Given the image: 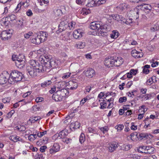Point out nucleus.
<instances>
[{"label":"nucleus","instance_id":"obj_1","mask_svg":"<svg viewBox=\"0 0 159 159\" xmlns=\"http://www.w3.org/2000/svg\"><path fill=\"white\" fill-rule=\"evenodd\" d=\"M39 61H36L35 60H31L29 63L31 66H28L26 68L27 74L29 75L31 77H35L39 76L41 73H43L45 72L43 67L42 65L39 63Z\"/></svg>","mask_w":159,"mask_h":159},{"label":"nucleus","instance_id":"obj_2","mask_svg":"<svg viewBox=\"0 0 159 159\" xmlns=\"http://www.w3.org/2000/svg\"><path fill=\"white\" fill-rule=\"evenodd\" d=\"M90 28L92 30L98 31L101 35L102 36H107V32L110 31L111 29L110 25H102L101 22L98 21L91 23L90 25Z\"/></svg>","mask_w":159,"mask_h":159},{"label":"nucleus","instance_id":"obj_3","mask_svg":"<svg viewBox=\"0 0 159 159\" xmlns=\"http://www.w3.org/2000/svg\"><path fill=\"white\" fill-rule=\"evenodd\" d=\"M10 79H9V83L14 84L20 81L24 76L20 72L17 70H13L10 75Z\"/></svg>","mask_w":159,"mask_h":159},{"label":"nucleus","instance_id":"obj_4","mask_svg":"<svg viewBox=\"0 0 159 159\" xmlns=\"http://www.w3.org/2000/svg\"><path fill=\"white\" fill-rule=\"evenodd\" d=\"M66 18V17H64L62 18L61 21L58 26V30L57 31V33L65 30L68 26H70V25L68 24V20Z\"/></svg>","mask_w":159,"mask_h":159},{"label":"nucleus","instance_id":"obj_5","mask_svg":"<svg viewBox=\"0 0 159 159\" xmlns=\"http://www.w3.org/2000/svg\"><path fill=\"white\" fill-rule=\"evenodd\" d=\"M68 134V132L67 130H63L58 134V137L61 139V141L63 142L68 144L70 142V141L71 140V139L66 137Z\"/></svg>","mask_w":159,"mask_h":159},{"label":"nucleus","instance_id":"obj_6","mask_svg":"<svg viewBox=\"0 0 159 159\" xmlns=\"http://www.w3.org/2000/svg\"><path fill=\"white\" fill-rule=\"evenodd\" d=\"M13 32V30L12 29L4 30L0 34V36L3 40H7L10 38Z\"/></svg>","mask_w":159,"mask_h":159},{"label":"nucleus","instance_id":"obj_7","mask_svg":"<svg viewBox=\"0 0 159 159\" xmlns=\"http://www.w3.org/2000/svg\"><path fill=\"white\" fill-rule=\"evenodd\" d=\"M10 79V75L7 73L4 75L2 74L0 75V84H3L7 82L9 83V79Z\"/></svg>","mask_w":159,"mask_h":159},{"label":"nucleus","instance_id":"obj_8","mask_svg":"<svg viewBox=\"0 0 159 159\" xmlns=\"http://www.w3.org/2000/svg\"><path fill=\"white\" fill-rule=\"evenodd\" d=\"M47 65V66H46L47 68H46V71L45 72H48L51 68H54L57 66L58 64L55 60L52 58L50 59L49 63Z\"/></svg>","mask_w":159,"mask_h":159},{"label":"nucleus","instance_id":"obj_9","mask_svg":"<svg viewBox=\"0 0 159 159\" xmlns=\"http://www.w3.org/2000/svg\"><path fill=\"white\" fill-rule=\"evenodd\" d=\"M128 5L125 3L120 4L116 7L117 11L120 13H124L126 12L127 10Z\"/></svg>","mask_w":159,"mask_h":159},{"label":"nucleus","instance_id":"obj_10","mask_svg":"<svg viewBox=\"0 0 159 159\" xmlns=\"http://www.w3.org/2000/svg\"><path fill=\"white\" fill-rule=\"evenodd\" d=\"M60 146L58 143H55L49 149V153L51 154H53L59 151L60 149Z\"/></svg>","mask_w":159,"mask_h":159},{"label":"nucleus","instance_id":"obj_11","mask_svg":"<svg viewBox=\"0 0 159 159\" xmlns=\"http://www.w3.org/2000/svg\"><path fill=\"white\" fill-rule=\"evenodd\" d=\"M85 75L89 77L92 78L95 75V70L91 68H89L87 70L84 71Z\"/></svg>","mask_w":159,"mask_h":159},{"label":"nucleus","instance_id":"obj_12","mask_svg":"<svg viewBox=\"0 0 159 159\" xmlns=\"http://www.w3.org/2000/svg\"><path fill=\"white\" fill-rule=\"evenodd\" d=\"M123 60L120 57H117L115 59L113 58V66H119L123 64Z\"/></svg>","mask_w":159,"mask_h":159},{"label":"nucleus","instance_id":"obj_13","mask_svg":"<svg viewBox=\"0 0 159 159\" xmlns=\"http://www.w3.org/2000/svg\"><path fill=\"white\" fill-rule=\"evenodd\" d=\"M83 33L82 30L80 29L75 30L73 34V36L75 39L81 37L83 36Z\"/></svg>","mask_w":159,"mask_h":159},{"label":"nucleus","instance_id":"obj_14","mask_svg":"<svg viewBox=\"0 0 159 159\" xmlns=\"http://www.w3.org/2000/svg\"><path fill=\"white\" fill-rule=\"evenodd\" d=\"M104 64L108 67H112L113 66V58H106L104 60Z\"/></svg>","mask_w":159,"mask_h":159},{"label":"nucleus","instance_id":"obj_15","mask_svg":"<svg viewBox=\"0 0 159 159\" xmlns=\"http://www.w3.org/2000/svg\"><path fill=\"white\" fill-rule=\"evenodd\" d=\"M108 151L112 152L114 151L117 148V144L116 143H112L108 145Z\"/></svg>","mask_w":159,"mask_h":159},{"label":"nucleus","instance_id":"obj_16","mask_svg":"<svg viewBox=\"0 0 159 159\" xmlns=\"http://www.w3.org/2000/svg\"><path fill=\"white\" fill-rule=\"evenodd\" d=\"M52 98L53 99L57 102L62 101L63 99L57 91L53 95Z\"/></svg>","mask_w":159,"mask_h":159},{"label":"nucleus","instance_id":"obj_17","mask_svg":"<svg viewBox=\"0 0 159 159\" xmlns=\"http://www.w3.org/2000/svg\"><path fill=\"white\" fill-rule=\"evenodd\" d=\"M57 91L63 98L65 97L66 96H68L69 94L68 90L66 89H62Z\"/></svg>","mask_w":159,"mask_h":159},{"label":"nucleus","instance_id":"obj_18","mask_svg":"<svg viewBox=\"0 0 159 159\" xmlns=\"http://www.w3.org/2000/svg\"><path fill=\"white\" fill-rule=\"evenodd\" d=\"M50 60L45 59L44 60L43 58H39V61H40L42 65L43 68L44 70H44L45 72L46 71V68L47 66V65L48 64H49V61H50Z\"/></svg>","mask_w":159,"mask_h":159},{"label":"nucleus","instance_id":"obj_19","mask_svg":"<svg viewBox=\"0 0 159 159\" xmlns=\"http://www.w3.org/2000/svg\"><path fill=\"white\" fill-rule=\"evenodd\" d=\"M47 34L46 32L44 31H41L39 34H38L42 42H44L47 39Z\"/></svg>","mask_w":159,"mask_h":159},{"label":"nucleus","instance_id":"obj_20","mask_svg":"<svg viewBox=\"0 0 159 159\" xmlns=\"http://www.w3.org/2000/svg\"><path fill=\"white\" fill-rule=\"evenodd\" d=\"M69 84L71 86L70 89L71 90L76 89L78 87V84L75 80L70 81Z\"/></svg>","mask_w":159,"mask_h":159},{"label":"nucleus","instance_id":"obj_21","mask_svg":"<svg viewBox=\"0 0 159 159\" xmlns=\"http://www.w3.org/2000/svg\"><path fill=\"white\" fill-rule=\"evenodd\" d=\"M140 8L142 10L144 11H150L152 8L151 6L148 4H142L140 6Z\"/></svg>","mask_w":159,"mask_h":159},{"label":"nucleus","instance_id":"obj_22","mask_svg":"<svg viewBox=\"0 0 159 159\" xmlns=\"http://www.w3.org/2000/svg\"><path fill=\"white\" fill-rule=\"evenodd\" d=\"M30 40L32 43L37 44H40L42 42L38 35L37 37L30 39Z\"/></svg>","mask_w":159,"mask_h":159},{"label":"nucleus","instance_id":"obj_23","mask_svg":"<svg viewBox=\"0 0 159 159\" xmlns=\"http://www.w3.org/2000/svg\"><path fill=\"white\" fill-rule=\"evenodd\" d=\"M146 149L145 154H151L154 153L155 151L154 147L150 146H147L146 148Z\"/></svg>","mask_w":159,"mask_h":159},{"label":"nucleus","instance_id":"obj_24","mask_svg":"<svg viewBox=\"0 0 159 159\" xmlns=\"http://www.w3.org/2000/svg\"><path fill=\"white\" fill-rule=\"evenodd\" d=\"M98 3L97 0H92L91 1L89 2L86 6L89 7H92L94 6H99L97 3Z\"/></svg>","mask_w":159,"mask_h":159},{"label":"nucleus","instance_id":"obj_25","mask_svg":"<svg viewBox=\"0 0 159 159\" xmlns=\"http://www.w3.org/2000/svg\"><path fill=\"white\" fill-rule=\"evenodd\" d=\"M113 19L117 20V21H122L125 19L124 17H123L121 15H113L112 16Z\"/></svg>","mask_w":159,"mask_h":159},{"label":"nucleus","instance_id":"obj_26","mask_svg":"<svg viewBox=\"0 0 159 159\" xmlns=\"http://www.w3.org/2000/svg\"><path fill=\"white\" fill-rule=\"evenodd\" d=\"M15 64L16 66L20 69L23 68L25 65V61H16L15 62Z\"/></svg>","mask_w":159,"mask_h":159},{"label":"nucleus","instance_id":"obj_27","mask_svg":"<svg viewBox=\"0 0 159 159\" xmlns=\"http://www.w3.org/2000/svg\"><path fill=\"white\" fill-rule=\"evenodd\" d=\"M23 20L22 19L16 21L15 26L18 28H21L23 26Z\"/></svg>","mask_w":159,"mask_h":159},{"label":"nucleus","instance_id":"obj_28","mask_svg":"<svg viewBox=\"0 0 159 159\" xmlns=\"http://www.w3.org/2000/svg\"><path fill=\"white\" fill-rule=\"evenodd\" d=\"M51 84L52 81L51 80H47L42 83L41 84V86L43 88H45L48 87Z\"/></svg>","mask_w":159,"mask_h":159},{"label":"nucleus","instance_id":"obj_29","mask_svg":"<svg viewBox=\"0 0 159 159\" xmlns=\"http://www.w3.org/2000/svg\"><path fill=\"white\" fill-rule=\"evenodd\" d=\"M80 126V123L78 121L72 122L70 124V127L74 129H77L79 128Z\"/></svg>","mask_w":159,"mask_h":159},{"label":"nucleus","instance_id":"obj_30","mask_svg":"<svg viewBox=\"0 0 159 159\" xmlns=\"http://www.w3.org/2000/svg\"><path fill=\"white\" fill-rule=\"evenodd\" d=\"M138 139L140 140L144 139H145L148 138V135L145 133H141L139 134Z\"/></svg>","mask_w":159,"mask_h":159},{"label":"nucleus","instance_id":"obj_31","mask_svg":"<svg viewBox=\"0 0 159 159\" xmlns=\"http://www.w3.org/2000/svg\"><path fill=\"white\" fill-rule=\"evenodd\" d=\"M119 35L118 32L114 30L113 31L112 33L111 34L110 37L112 39H116L118 37Z\"/></svg>","mask_w":159,"mask_h":159},{"label":"nucleus","instance_id":"obj_32","mask_svg":"<svg viewBox=\"0 0 159 159\" xmlns=\"http://www.w3.org/2000/svg\"><path fill=\"white\" fill-rule=\"evenodd\" d=\"M150 67V65H146L143 66V73L147 74L149 72V70L148 69Z\"/></svg>","mask_w":159,"mask_h":159},{"label":"nucleus","instance_id":"obj_33","mask_svg":"<svg viewBox=\"0 0 159 159\" xmlns=\"http://www.w3.org/2000/svg\"><path fill=\"white\" fill-rule=\"evenodd\" d=\"M16 60L17 61H25V58L24 56L22 54H20L18 57H16Z\"/></svg>","mask_w":159,"mask_h":159},{"label":"nucleus","instance_id":"obj_34","mask_svg":"<svg viewBox=\"0 0 159 159\" xmlns=\"http://www.w3.org/2000/svg\"><path fill=\"white\" fill-rule=\"evenodd\" d=\"M146 146H140L138 149V152H139L145 153Z\"/></svg>","mask_w":159,"mask_h":159},{"label":"nucleus","instance_id":"obj_35","mask_svg":"<svg viewBox=\"0 0 159 159\" xmlns=\"http://www.w3.org/2000/svg\"><path fill=\"white\" fill-rule=\"evenodd\" d=\"M78 48L82 49L85 46V43L84 42H79L76 45Z\"/></svg>","mask_w":159,"mask_h":159},{"label":"nucleus","instance_id":"obj_36","mask_svg":"<svg viewBox=\"0 0 159 159\" xmlns=\"http://www.w3.org/2000/svg\"><path fill=\"white\" fill-rule=\"evenodd\" d=\"M131 54L133 57L136 58H138L139 52L136 50H132L131 52Z\"/></svg>","mask_w":159,"mask_h":159},{"label":"nucleus","instance_id":"obj_37","mask_svg":"<svg viewBox=\"0 0 159 159\" xmlns=\"http://www.w3.org/2000/svg\"><path fill=\"white\" fill-rule=\"evenodd\" d=\"M139 134L136 132H134L132 133L131 135V138L132 140H133V139H134L136 138H137L138 139L139 137Z\"/></svg>","mask_w":159,"mask_h":159},{"label":"nucleus","instance_id":"obj_38","mask_svg":"<svg viewBox=\"0 0 159 159\" xmlns=\"http://www.w3.org/2000/svg\"><path fill=\"white\" fill-rule=\"evenodd\" d=\"M85 140V137L84 134L81 133L79 138V141L81 143H83Z\"/></svg>","mask_w":159,"mask_h":159},{"label":"nucleus","instance_id":"obj_39","mask_svg":"<svg viewBox=\"0 0 159 159\" xmlns=\"http://www.w3.org/2000/svg\"><path fill=\"white\" fill-rule=\"evenodd\" d=\"M17 136L16 135H13L12 136H11L9 137V139L11 141H13L14 142H17Z\"/></svg>","mask_w":159,"mask_h":159},{"label":"nucleus","instance_id":"obj_40","mask_svg":"<svg viewBox=\"0 0 159 159\" xmlns=\"http://www.w3.org/2000/svg\"><path fill=\"white\" fill-rule=\"evenodd\" d=\"M39 58H43L44 60L47 59L50 60L52 59L51 56L50 55L45 54L43 56H40Z\"/></svg>","mask_w":159,"mask_h":159},{"label":"nucleus","instance_id":"obj_41","mask_svg":"<svg viewBox=\"0 0 159 159\" xmlns=\"http://www.w3.org/2000/svg\"><path fill=\"white\" fill-rule=\"evenodd\" d=\"M48 139V138L47 137H45L43 140H40L39 141L37 142V144H39V143H42L45 144L47 143Z\"/></svg>","mask_w":159,"mask_h":159},{"label":"nucleus","instance_id":"obj_42","mask_svg":"<svg viewBox=\"0 0 159 159\" xmlns=\"http://www.w3.org/2000/svg\"><path fill=\"white\" fill-rule=\"evenodd\" d=\"M124 126L123 125H116L115 128L116 129H117V131H120L123 129Z\"/></svg>","mask_w":159,"mask_h":159},{"label":"nucleus","instance_id":"obj_43","mask_svg":"<svg viewBox=\"0 0 159 159\" xmlns=\"http://www.w3.org/2000/svg\"><path fill=\"white\" fill-rule=\"evenodd\" d=\"M151 30L152 31H155L159 30V26L157 25H155L153 27L151 28Z\"/></svg>","mask_w":159,"mask_h":159},{"label":"nucleus","instance_id":"obj_44","mask_svg":"<svg viewBox=\"0 0 159 159\" xmlns=\"http://www.w3.org/2000/svg\"><path fill=\"white\" fill-rule=\"evenodd\" d=\"M153 78H155V82H157L156 77L155 76H153L152 78L149 79L147 81V84L148 85H150L151 84V82L152 81H153Z\"/></svg>","mask_w":159,"mask_h":159},{"label":"nucleus","instance_id":"obj_45","mask_svg":"<svg viewBox=\"0 0 159 159\" xmlns=\"http://www.w3.org/2000/svg\"><path fill=\"white\" fill-rule=\"evenodd\" d=\"M62 82H59L57 84V88L59 89H62L64 85Z\"/></svg>","mask_w":159,"mask_h":159},{"label":"nucleus","instance_id":"obj_46","mask_svg":"<svg viewBox=\"0 0 159 159\" xmlns=\"http://www.w3.org/2000/svg\"><path fill=\"white\" fill-rule=\"evenodd\" d=\"M86 0H76V3L80 5H84L85 4Z\"/></svg>","mask_w":159,"mask_h":159},{"label":"nucleus","instance_id":"obj_47","mask_svg":"<svg viewBox=\"0 0 159 159\" xmlns=\"http://www.w3.org/2000/svg\"><path fill=\"white\" fill-rule=\"evenodd\" d=\"M90 11L89 9H87L85 8H84L83 9V15H87L90 13Z\"/></svg>","mask_w":159,"mask_h":159},{"label":"nucleus","instance_id":"obj_48","mask_svg":"<svg viewBox=\"0 0 159 159\" xmlns=\"http://www.w3.org/2000/svg\"><path fill=\"white\" fill-rule=\"evenodd\" d=\"M100 105V108L101 109H104L106 107L107 103L104 102H101Z\"/></svg>","mask_w":159,"mask_h":159},{"label":"nucleus","instance_id":"obj_49","mask_svg":"<svg viewBox=\"0 0 159 159\" xmlns=\"http://www.w3.org/2000/svg\"><path fill=\"white\" fill-rule=\"evenodd\" d=\"M47 133V131H45L42 132H38L37 135L38 137H42L43 135H44Z\"/></svg>","mask_w":159,"mask_h":159},{"label":"nucleus","instance_id":"obj_50","mask_svg":"<svg viewBox=\"0 0 159 159\" xmlns=\"http://www.w3.org/2000/svg\"><path fill=\"white\" fill-rule=\"evenodd\" d=\"M127 100V98L125 97H120L119 99V102L120 103H122L123 102H126Z\"/></svg>","mask_w":159,"mask_h":159},{"label":"nucleus","instance_id":"obj_51","mask_svg":"<svg viewBox=\"0 0 159 159\" xmlns=\"http://www.w3.org/2000/svg\"><path fill=\"white\" fill-rule=\"evenodd\" d=\"M32 34L33 33L32 32L30 31L28 33L24 34V37L26 39H28L30 38V36L32 35Z\"/></svg>","mask_w":159,"mask_h":159},{"label":"nucleus","instance_id":"obj_52","mask_svg":"<svg viewBox=\"0 0 159 159\" xmlns=\"http://www.w3.org/2000/svg\"><path fill=\"white\" fill-rule=\"evenodd\" d=\"M40 107L37 105H35L33 106L32 108V110L34 111H37L39 110Z\"/></svg>","mask_w":159,"mask_h":159},{"label":"nucleus","instance_id":"obj_53","mask_svg":"<svg viewBox=\"0 0 159 159\" xmlns=\"http://www.w3.org/2000/svg\"><path fill=\"white\" fill-rule=\"evenodd\" d=\"M71 73H66L63 74V75L62 76V78L64 79H66L69 78Z\"/></svg>","mask_w":159,"mask_h":159},{"label":"nucleus","instance_id":"obj_54","mask_svg":"<svg viewBox=\"0 0 159 159\" xmlns=\"http://www.w3.org/2000/svg\"><path fill=\"white\" fill-rule=\"evenodd\" d=\"M107 127L106 126L102 127L100 128L101 130L104 134L107 132Z\"/></svg>","mask_w":159,"mask_h":159},{"label":"nucleus","instance_id":"obj_55","mask_svg":"<svg viewBox=\"0 0 159 159\" xmlns=\"http://www.w3.org/2000/svg\"><path fill=\"white\" fill-rule=\"evenodd\" d=\"M21 4L20 3H19L17 6V7L15 10V11L16 12H18L20 9L21 7Z\"/></svg>","mask_w":159,"mask_h":159},{"label":"nucleus","instance_id":"obj_56","mask_svg":"<svg viewBox=\"0 0 159 159\" xmlns=\"http://www.w3.org/2000/svg\"><path fill=\"white\" fill-rule=\"evenodd\" d=\"M142 111L143 112V113L139 114L138 115V119L139 120L141 119L143 117V115L145 112L144 110V109L143 110H142L141 111V112H142Z\"/></svg>","mask_w":159,"mask_h":159},{"label":"nucleus","instance_id":"obj_57","mask_svg":"<svg viewBox=\"0 0 159 159\" xmlns=\"http://www.w3.org/2000/svg\"><path fill=\"white\" fill-rule=\"evenodd\" d=\"M9 19L10 21H14L16 20V16L14 15H11L9 16Z\"/></svg>","mask_w":159,"mask_h":159},{"label":"nucleus","instance_id":"obj_58","mask_svg":"<svg viewBox=\"0 0 159 159\" xmlns=\"http://www.w3.org/2000/svg\"><path fill=\"white\" fill-rule=\"evenodd\" d=\"M152 63L151 64V66L152 67H154L156 66L157 65H158V61H156L155 62H154V60H152Z\"/></svg>","mask_w":159,"mask_h":159},{"label":"nucleus","instance_id":"obj_59","mask_svg":"<svg viewBox=\"0 0 159 159\" xmlns=\"http://www.w3.org/2000/svg\"><path fill=\"white\" fill-rule=\"evenodd\" d=\"M15 111L14 110H12L10 112H9L7 115V117L8 118H10L12 115L14 113Z\"/></svg>","mask_w":159,"mask_h":159},{"label":"nucleus","instance_id":"obj_60","mask_svg":"<svg viewBox=\"0 0 159 159\" xmlns=\"http://www.w3.org/2000/svg\"><path fill=\"white\" fill-rule=\"evenodd\" d=\"M107 0H97L98 4V5H101L104 3Z\"/></svg>","mask_w":159,"mask_h":159},{"label":"nucleus","instance_id":"obj_61","mask_svg":"<svg viewBox=\"0 0 159 159\" xmlns=\"http://www.w3.org/2000/svg\"><path fill=\"white\" fill-rule=\"evenodd\" d=\"M47 148V147L45 146H41L40 148V151L42 152H45V149Z\"/></svg>","mask_w":159,"mask_h":159},{"label":"nucleus","instance_id":"obj_62","mask_svg":"<svg viewBox=\"0 0 159 159\" xmlns=\"http://www.w3.org/2000/svg\"><path fill=\"white\" fill-rule=\"evenodd\" d=\"M43 100V98L41 97L37 98L35 99V101L37 102H42Z\"/></svg>","mask_w":159,"mask_h":159},{"label":"nucleus","instance_id":"obj_63","mask_svg":"<svg viewBox=\"0 0 159 159\" xmlns=\"http://www.w3.org/2000/svg\"><path fill=\"white\" fill-rule=\"evenodd\" d=\"M31 94V92L30 91H28L27 92L25 93L23 95V98H25L28 97V96L30 95Z\"/></svg>","mask_w":159,"mask_h":159},{"label":"nucleus","instance_id":"obj_64","mask_svg":"<svg viewBox=\"0 0 159 159\" xmlns=\"http://www.w3.org/2000/svg\"><path fill=\"white\" fill-rule=\"evenodd\" d=\"M27 15L28 16H31L32 15L33 13L31 10L29 9L26 12Z\"/></svg>","mask_w":159,"mask_h":159}]
</instances>
